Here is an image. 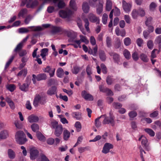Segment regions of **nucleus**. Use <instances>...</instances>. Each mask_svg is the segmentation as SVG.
Returning <instances> with one entry per match:
<instances>
[{"label":"nucleus","mask_w":161,"mask_h":161,"mask_svg":"<svg viewBox=\"0 0 161 161\" xmlns=\"http://www.w3.org/2000/svg\"><path fill=\"white\" fill-rule=\"evenodd\" d=\"M15 141L19 144H23L27 141L25 134L22 130L17 131L15 136Z\"/></svg>","instance_id":"1"},{"label":"nucleus","mask_w":161,"mask_h":161,"mask_svg":"<svg viewBox=\"0 0 161 161\" xmlns=\"http://www.w3.org/2000/svg\"><path fill=\"white\" fill-rule=\"evenodd\" d=\"M42 28L40 26H32L26 28H21L19 29V32L20 33H27L30 31H42Z\"/></svg>","instance_id":"2"},{"label":"nucleus","mask_w":161,"mask_h":161,"mask_svg":"<svg viewBox=\"0 0 161 161\" xmlns=\"http://www.w3.org/2000/svg\"><path fill=\"white\" fill-rule=\"evenodd\" d=\"M46 99L44 97L37 94L34 98L33 104L35 107H37L39 103L42 104H44L46 103Z\"/></svg>","instance_id":"3"},{"label":"nucleus","mask_w":161,"mask_h":161,"mask_svg":"<svg viewBox=\"0 0 161 161\" xmlns=\"http://www.w3.org/2000/svg\"><path fill=\"white\" fill-rule=\"evenodd\" d=\"M30 83V80L27 79L26 80L25 82L22 84H21L20 83L18 82V85L19 86V89L21 91L26 92L28 90Z\"/></svg>","instance_id":"4"},{"label":"nucleus","mask_w":161,"mask_h":161,"mask_svg":"<svg viewBox=\"0 0 161 161\" xmlns=\"http://www.w3.org/2000/svg\"><path fill=\"white\" fill-rule=\"evenodd\" d=\"M73 13V12L69 9L65 10H61L59 12L60 16L63 18H69Z\"/></svg>","instance_id":"5"},{"label":"nucleus","mask_w":161,"mask_h":161,"mask_svg":"<svg viewBox=\"0 0 161 161\" xmlns=\"http://www.w3.org/2000/svg\"><path fill=\"white\" fill-rule=\"evenodd\" d=\"M108 54L112 57L115 63H116L118 64H121L120 57L119 54L113 52H109Z\"/></svg>","instance_id":"6"},{"label":"nucleus","mask_w":161,"mask_h":161,"mask_svg":"<svg viewBox=\"0 0 161 161\" xmlns=\"http://www.w3.org/2000/svg\"><path fill=\"white\" fill-rule=\"evenodd\" d=\"M30 153L31 159L32 160H34L38 156L39 151L35 147H31L30 148Z\"/></svg>","instance_id":"7"},{"label":"nucleus","mask_w":161,"mask_h":161,"mask_svg":"<svg viewBox=\"0 0 161 161\" xmlns=\"http://www.w3.org/2000/svg\"><path fill=\"white\" fill-rule=\"evenodd\" d=\"M104 118L103 121V124H109L112 126H114L115 124V123L114 121V118L113 117L110 116H104Z\"/></svg>","instance_id":"8"},{"label":"nucleus","mask_w":161,"mask_h":161,"mask_svg":"<svg viewBox=\"0 0 161 161\" xmlns=\"http://www.w3.org/2000/svg\"><path fill=\"white\" fill-rule=\"evenodd\" d=\"M99 88L100 92L106 93L108 96H112L114 95L113 92L108 88L104 87L102 85H100Z\"/></svg>","instance_id":"9"},{"label":"nucleus","mask_w":161,"mask_h":161,"mask_svg":"<svg viewBox=\"0 0 161 161\" xmlns=\"http://www.w3.org/2000/svg\"><path fill=\"white\" fill-rule=\"evenodd\" d=\"M138 140L141 141L142 145L144 146L147 150L148 151L150 149V148L148 146L147 139L145 136H142L139 138Z\"/></svg>","instance_id":"10"},{"label":"nucleus","mask_w":161,"mask_h":161,"mask_svg":"<svg viewBox=\"0 0 161 161\" xmlns=\"http://www.w3.org/2000/svg\"><path fill=\"white\" fill-rule=\"evenodd\" d=\"M113 145L109 143H106L105 144L102 150L103 153L106 154L109 152L110 149L113 148Z\"/></svg>","instance_id":"11"},{"label":"nucleus","mask_w":161,"mask_h":161,"mask_svg":"<svg viewBox=\"0 0 161 161\" xmlns=\"http://www.w3.org/2000/svg\"><path fill=\"white\" fill-rule=\"evenodd\" d=\"M81 96L86 100L92 101L93 100L92 96L89 93H87L86 91H83L82 92Z\"/></svg>","instance_id":"12"},{"label":"nucleus","mask_w":161,"mask_h":161,"mask_svg":"<svg viewBox=\"0 0 161 161\" xmlns=\"http://www.w3.org/2000/svg\"><path fill=\"white\" fill-rule=\"evenodd\" d=\"M122 6L124 11L126 13L129 12L131 9V5L130 3H127L125 1H122Z\"/></svg>","instance_id":"13"},{"label":"nucleus","mask_w":161,"mask_h":161,"mask_svg":"<svg viewBox=\"0 0 161 161\" xmlns=\"http://www.w3.org/2000/svg\"><path fill=\"white\" fill-rule=\"evenodd\" d=\"M88 17L90 22H92L95 23L97 22V23H98L99 22V18L92 13L89 14L88 15Z\"/></svg>","instance_id":"14"},{"label":"nucleus","mask_w":161,"mask_h":161,"mask_svg":"<svg viewBox=\"0 0 161 161\" xmlns=\"http://www.w3.org/2000/svg\"><path fill=\"white\" fill-rule=\"evenodd\" d=\"M51 32L53 35L63 31V28L60 27L53 26L51 27Z\"/></svg>","instance_id":"15"},{"label":"nucleus","mask_w":161,"mask_h":161,"mask_svg":"<svg viewBox=\"0 0 161 161\" xmlns=\"http://www.w3.org/2000/svg\"><path fill=\"white\" fill-rule=\"evenodd\" d=\"M55 69L47 66L43 69L44 72L49 73L50 77H53L54 75Z\"/></svg>","instance_id":"16"},{"label":"nucleus","mask_w":161,"mask_h":161,"mask_svg":"<svg viewBox=\"0 0 161 161\" xmlns=\"http://www.w3.org/2000/svg\"><path fill=\"white\" fill-rule=\"evenodd\" d=\"M63 129L62 125H59L55 129L54 134L57 137L59 136L63 131Z\"/></svg>","instance_id":"17"},{"label":"nucleus","mask_w":161,"mask_h":161,"mask_svg":"<svg viewBox=\"0 0 161 161\" xmlns=\"http://www.w3.org/2000/svg\"><path fill=\"white\" fill-rule=\"evenodd\" d=\"M103 2L102 1L99 2V3L97 6V13L98 14H100L103 12Z\"/></svg>","instance_id":"18"},{"label":"nucleus","mask_w":161,"mask_h":161,"mask_svg":"<svg viewBox=\"0 0 161 161\" xmlns=\"http://www.w3.org/2000/svg\"><path fill=\"white\" fill-rule=\"evenodd\" d=\"M38 4V2L36 0H29L27 3L26 7L28 8H33L37 5Z\"/></svg>","instance_id":"19"},{"label":"nucleus","mask_w":161,"mask_h":161,"mask_svg":"<svg viewBox=\"0 0 161 161\" xmlns=\"http://www.w3.org/2000/svg\"><path fill=\"white\" fill-rule=\"evenodd\" d=\"M28 119L29 122L32 123L37 122L39 120V118L36 116L31 115L28 117Z\"/></svg>","instance_id":"20"},{"label":"nucleus","mask_w":161,"mask_h":161,"mask_svg":"<svg viewBox=\"0 0 161 161\" xmlns=\"http://www.w3.org/2000/svg\"><path fill=\"white\" fill-rule=\"evenodd\" d=\"M89 7L86 2H84L82 5V9L85 13H87L89 11Z\"/></svg>","instance_id":"21"},{"label":"nucleus","mask_w":161,"mask_h":161,"mask_svg":"<svg viewBox=\"0 0 161 161\" xmlns=\"http://www.w3.org/2000/svg\"><path fill=\"white\" fill-rule=\"evenodd\" d=\"M63 138L64 140L67 141L70 136V132L67 130H64L63 132Z\"/></svg>","instance_id":"22"},{"label":"nucleus","mask_w":161,"mask_h":161,"mask_svg":"<svg viewBox=\"0 0 161 161\" xmlns=\"http://www.w3.org/2000/svg\"><path fill=\"white\" fill-rule=\"evenodd\" d=\"M57 88L55 86H52L49 88L47 91V94L49 95H52L56 93Z\"/></svg>","instance_id":"23"},{"label":"nucleus","mask_w":161,"mask_h":161,"mask_svg":"<svg viewBox=\"0 0 161 161\" xmlns=\"http://www.w3.org/2000/svg\"><path fill=\"white\" fill-rule=\"evenodd\" d=\"M8 154L9 158L11 159H13L15 157V153L12 149H9L8 150Z\"/></svg>","instance_id":"24"},{"label":"nucleus","mask_w":161,"mask_h":161,"mask_svg":"<svg viewBox=\"0 0 161 161\" xmlns=\"http://www.w3.org/2000/svg\"><path fill=\"white\" fill-rule=\"evenodd\" d=\"M99 57L100 59L102 61H104L106 59V55L104 51L100 50L99 51Z\"/></svg>","instance_id":"25"},{"label":"nucleus","mask_w":161,"mask_h":161,"mask_svg":"<svg viewBox=\"0 0 161 161\" xmlns=\"http://www.w3.org/2000/svg\"><path fill=\"white\" fill-rule=\"evenodd\" d=\"M64 74V71L61 68H59L57 70V75L58 77H63Z\"/></svg>","instance_id":"26"},{"label":"nucleus","mask_w":161,"mask_h":161,"mask_svg":"<svg viewBox=\"0 0 161 161\" xmlns=\"http://www.w3.org/2000/svg\"><path fill=\"white\" fill-rule=\"evenodd\" d=\"M72 115L73 118L77 120H80L81 118V114L78 112H74L72 113Z\"/></svg>","instance_id":"27"},{"label":"nucleus","mask_w":161,"mask_h":161,"mask_svg":"<svg viewBox=\"0 0 161 161\" xmlns=\"http://www.w3.org/2000/svg\"><path fill=\"white\" fill-rule=\"evenodd\" d=\"M8 136V132L7 130H3L0 133V138L4 139L6 138Z\"/></svg>","instance_id":"28"},{"label":"nucleus","mask_w":161,"mask_h":161,"mask_svg":"<svg viewBox=\"0 0 161 161\" xmlns=\"http://www.w3.org/2000/svg\"><path fill=\"white\" fill-rule=\"evenodd\" d=\"M139 16L141 17H144L146 15V11L145 10L142 8H139L137 9Z\"/></svg>","instance_id":"29"},{"label":"nucleus","mask_w":161,"mask_h":161,"mask_svg":"<svg viewBox=\"0 0 161 161\" xmlns=\"http://www.w3.org/2000/svg\"><path fill=\"white\" fill-rule=\"evenodd\" d=\"M140 58L141 60L143 62H147L149 61V58L147 55L143 53L141 54Z\"/></svg>","instance_id":"30"},{"label":"nucleus","mask_w":161,"mask_h":161,"mask_svg":"<svg viewBox=\"0 0 161 161\" xmlns=\"http://www.w3.org/2000/svg\"><path fill=\"white\" fill-rule=\"evenodd\" d=\"M31 127L32 130L34 132H36V133L39 132V125L37 124H33L31 125Z\"/></svg>","instance_id":"31"},{"label":"nucleus","mask_w":161,"mask_h":161,"mask_svg":"<svg viewBox=\"0 0 161 161\" xmlns=\"http://www.w3.org/2000/svg\"><path fill=\"white\" fill-rule=\"evenodd\" d=\"M47 79L46 74L44 73L40 74L37 75V80L40 81L42 80H45Z\"/></svg>","instance_id":"32"},{"label":"nucleus","mask_w":161,"mask_h":161,"mask_svg":"<svg viewBox=\"0 0 161 161\" xmlns=\"http://www.w3.org/2000/svg\"><path fill=\"white\" fill-rule=\"evenodd\" d=\"M112 3L110 0H107L106 3V10L108 11H110L112 9Z\"/></svg>","instance_id":"33"},{"label":"nucleus","mask_w":161,"mask_h":161,"mask_svg":"<svg viewBox=\"0 0 161 161\" xmlns=\"http://www.w3.org/2000/svg\"><path fill=\"white\" fill-rule=\"evenodd\" d=\"M27 69H24L20 71L18 74L17 76H23L24 77H25L27 75Z\"/></svg>","instance_id":"34"},{"label":"nucleus","mask_w":161,"mask_h":161,"mask_svg":"<svg viewBox=\"0 0 161 161\" xmlns=\"http://www.w3.org/2000/svg\"><path fill=\"white\" fill-rule=\"evenodd\" d=\"M104 117V115H101L100 117H98L95 120V125L97 127H99L101 125V123L99 121V119L102 117Z\"/></svg>","instance_id":"35"},{"label":"nucleus","mask_w":161,"mask_h":161,"mask_svg":"<svg viewBox=\"0 0 161 161\" xmlns=\"http://www.w3.org/2000/svg\"><path fill=\"white\" fill-rule=\"evenodd\" d=\"M81 69L80 67L78 66H74L72 70V72L73 74L76 75L79 72Z\"/></svg>","instance_id":"36"},{"label":"nucleus","mask_w":161,"mask_h":161,"mask_svg":"<svg viewBox=\"0 0 161 161\" xmlns=\"http://www.w3.org/2000/svg\"><path fill=\"white\" fill-rule=\"evenodd\" d=\"M125 57L127 59H129L131 57L130 52L127 49H125L123 52Z\"/></svg>","instance_id":"37"},{"label":"nucleus","mask_w":161,"mask_h":161,"mask_svg":"<svg viewBox=\"0 0 161 161\" xmlns=\"http://www.w3.org/2000/svg\"><path fill=\"white\" fill-rule=\"evenodd\" d=\"M131 14L132 18L134 19H137L139 16L137 10L136 9H134L132 10Z\"/></svg>","instance_id":"38"},{"label":"nucleus","mask_w":161,"mask_h":161,"mask_svg":"<svg viewBox=\"0 0 161 161\" xmlns=\"http://www.w3.org/2000/svg\"><path fill=\"white\" fill-rule=\"evenodd\" d=\"M69 5L70 8L74 10H76L77 9L76 5V3L75 0H71L70 2Z\"/></svg>","instance_id":"39"},{"label":"nucleus","mask_w":161,"mask_h":161,"mask_svg":"<svg viewBox=\"0 0 161 161\" xmlns=\"http://www.w3.org/2000/svg\"><path fill=\"white\" fill-rule=\"evenodd\" d=\"M130 120H133L134 118L137 115V113L135 111H131L128 114Z\"/></svg>","instance_id":"40"},{"label":"nucleus","mask_w":161,"mask_h":161,"mask_svg":"<svg viewBox=\"0 0 161 161\" xmlns=\"http://www.w3.org/2000/svg\"><path fill=\"white\" fill-rule=\"evenodd\" d=\"M80 41L81 42H83L85 43L86 44H88L89 41L87 39L86 37L85 36H84L82 35H80Z\"/></svg>","instance_id":"41"},{"label":"nucleus","mask_w":161,"mask_h":161,"mask_svg":"<svg viewBox=\"0 0 161 161\" xmlns=\"http://www.w3.org/2000/svg\"><path fill=\"white\" fill-rule=\"evenodd\" d=\"M82 19L85 23V26L86 31H89V22L87 18H85L82 17Z\"/></svg>","instance_id":"42"},{"label":"nucleus","mask_w":161,"mask_h":161,"mask_svg":"<svg viewBox=\"0 0 161 161\" xmlns=\"http://www.w3.org/2000/svg\"><path fill=\"white\" fill-rule=\"evenodd\" d=\"M50 126L52 128L56 129L58 126L59 125H58V122L55 120L51 121L50 123Z\"/></svg>","instance_id":"43"},{"label":"nucleus","mask_w":161,"mask_h":161,"mask_svg":"<svg viewBox=\"0 0 161 161\" xmlns=\"http://www.w3.org/2000/svg\"><path fill=\"white\" fill-rule=\"evenodd\" d=\"M132 57L134 60L137 61L139 58L138 53L136 51L134 52L132 54Z\"/></svg>","instance_id":"44"},{"label":"nucleus","mask_w":161,"mask_h":161,"mask_svg":"<svg viewBox=\"0 0 161 161\" xmlns=\"http://www.w3.org/2000/svg\"><path fill=\"white\" fill-rule=\"evenodd\" d=\"M14 124L16 128L18 129H21L23 127V125L22 124L20 123L19 121H15L14 123Z\"/></svg>","instance_id":"45"},{"label":"nucleus","mask_w":161,"mask_h":161,"mask_svg":"<svg viewBox=\"0 0 161 161\" xmlns=\"http://www.w3.org/2000/svg\"><path fill=\"white\" fill-rule=\"evenodd\" d=\"M75 126L76 128V130L77 132H79L81 128V125L80 122L79 121H77L75 122Z\"/></svg>","instance_id":"46"},{"label":"nucleus","mask_w":161,"mask_h":161,"mask_svg":"<svg viewBox=\"0 0 161 161\" xmlns=\"http://www.w3.org/2000/svg\"><path fill=\"white\" fill-rule=\"evenodd\" d=\"M36 136L38 139L40 141H43L45 140V137L40 132H38L36 133Z\"/></svg>","instance_id":"47"},{"label":"nucleus","mask_w":161,"mask_h":161,"mask_svg":"<svg viewBox=\"0 0 161 161\" xmlns=\"http://www.w3.org/2000/svg\"><path fill=\"white\" fill-rule=\"evenodd\" d=\"M157 7L156 4L154 2L151 3L149 5V9L151 11H153Z\"/></svg>","instance_id":"48"},{"label":"nucleus","mask_w":161,"mask_h":161,"mask_svg":"<svg viewBox=\"0 0 161 161\" xmlns=\"http://www.w3.org/2000/svg\"><path fill=\"white\" fill-rule=\"evenodd\" d=\"M145 131L151 136H153L155 135V133L151 129L149 128H147L145 129Z\"/></svg>","instance_id":"49"},{"label":"nucleus","mask_w":161,"mask_h":161,"mask_svg":"<svg viewBox=\"0 0 161 161\" xmlns=\"http://www.w3.org/2000/svg\"><path fill=\"white\" fill-rule=\"evenodd\" d=\"M114 80L111 76H108L106 78V81L108 85H111L113 82Z\"/></svg>","instance_id":"50"},{"label":"nucleus","mask_w":161,"mask_h":161,"mask_svg":"<svg viewBox=\"0 0 161 161\" xmlns=\"http://www.w3.org/2000/svg\"><path fill=\"white\" fill-rule=\"evenodd\" d=\"M7 89L11 92H13L15 89V86L14 84H9L7 86Z\"/></svg>","instance_id":"51"},{"label":"nucleus","mask_w":161,"mask_h":161,"mask_svg":"<svg viewBox=\"0 0 161 161\" xmlns=\"http://www.w3.org/2000/svg\"><path fill=\"white\" fill-rule=\"evenodd\" d=\"M124 42L125 46H128L131 43V40L129 37H127L124 39Z\"/></svg>","instance_id":"52"},{"label":"nucleus","mask_w":161,"mask_h":161,"mask_svg":"<svg viewBox=\"0 0 161 161\" xmlns=\"http://www.w3.org/2000/svg\"><path fill=\"white\" fill-rule=\"evenodd\" d=\"M108 18V15L105 13L104 14L102 18V22L105 25L107 24Z\"/></svg>","instance_id":"53"},{"label":"nucleus","mask_w":161,"mask_h":161,"mask_svg":"<svg viewBox=\"0 0 161 161\" xmlns=\"http://www.w3.org/2000/svg\"><path fill=\"white\" fill-rule=\"evenodd\" d=\"M65 6V4L62 0L59 1L58 4V7L59 8H62Z\"/></svg>","instance_id":"54"},{"label":"nucleus","mask_w":161,"mask_h":161,"mask_svg":"<svg viewBox=\"0 0 161 161\" xmlns=\"http://www.w3.org/2000/svg\"><path fill=\"white\" fill-rule=\"evenodd\" d=\"M121 42L119 38L117 39L116 42L114 44V47L116 49H118L120 47Z\"/></svg>","instance_id":"55"},{"label":"nucleus","mask_w":161,"mask_h":161,"mask_svg":"<svg viewBox=\"0 0 161 161\" xmlns=\"http://www.w3.org/2000/svg\"><path fill=\"white\" fill-rule=\"evenodd\" d=\"M27 10L26 8H24L21 9L18 14V16L23 17L27 13Z\"/></svg>","instance_id":"56"},{"label":"nucleus","mask_w":161,"mask_h":161,"mask_svg":"<svg viewBox=\"0 0 161 161\" xmlns=\"http://www.w3.org/2000/svg\"><path fill=\"white\" fill-rule=\"evenodd\" d=\"M112 40L111 38L109 36H107L106 38V42L107 46L109 47L112 45L111 44Z\"/></svg>","instance_id":"57"},{"label":"nucleus","mask_w":161,"mask_h":161,"mask_svg":"<svg viewBox=\"0 0 161 161\" xmlns=\"http://www.w3.org/2000/svg\"><path fill=\"white\" fill-rule=\"evenodd\" d=\"M48 49L47 48H43L41 50V53L40 54L41 56H46L48 54Z\"/></svg>","instance_id":"58"},{"label":"nucleus","mask_w":161,"mask_h":161,"mask_svg":"<svg viewBox=\"0 0 161 161\" xmlns=\"http://www.w3.org/2000/svg\"><path fill=\"white\" fill-rule=\"evenodd\" d=\"M113 106L116 109H119L122 107V105L120 103L114 102L113 104Z\"/></svg>","instance_id":"59"},{"label":"nucleus","mask_w":161,"mask_h":161,"mask_svg":"<svg viewBox=\"0 0 161 161\" xmlns=\"http://www.w3.org/2000/svg\"><path fill=\"white\" fill-rule=\"evenodd\" d=\"M150 33L147 31H145L143 32V34L144 36V37L146 39H147L148 38H150Z\"/></svg>","instance_id":"60"},{"label":"nucleus","mask_w":161,"mask_h":161,"mask_svg":"<svg viewBox=\"0 0 161 161\" xmlns=\"http://www.w3.org/2000/svg\"><path fill=\"white\" fill-rule=\"evenodd\" d=\"M101 67L103 73L105 74H106L107 72V69L105 65L102 64H101Z\"/></svg>","instance_id":"61"},{"label":"nucleus","mask_w":161,"mask_h":161,"mask_svg":"<svg viewBox=\"0 0 161 161\" xmlns=\"http://www.w3.org/2000/svg\"><path fill=\"white\" fill-rule=\"evenodd\" d=\"M14 58V56H12L9 59L8 61L7 62L5 66V68L6 69L7 67H8L9 65L10 64L12 63L13 60Z\"/></svg>","instance_id":"62"},{"label":"nucleus","mask_w":161,"mask_h":161,"mask_svg":"<svg viewBox=\"0 0 161 161\" xmlns=\"http://www.w3.org/2000/svg\"><path fill=\"white\" fill-rule=\"evenodd\" d=\"M155 44H160L161 43V35H159L157 36L154 41Z\"/></svg>","instance_id":"63"},{"label":"nucleus","mask_w":161,"mask_h":161,"mask_svg":"<svg viewBox=\"0 0 161 161\" xmlns=\"http://www.w3.org/2000/svg\"><path fill=\"white\" fill-rule=\"evenodd\" d=\"M23 45L20 43L18 44L14 49V51L17 52L19 51L22 47Z\"/></svg>","instance_id":"64"}]
</instances>
